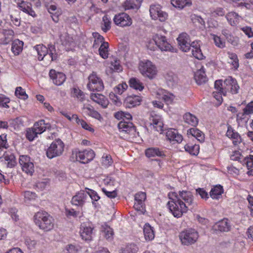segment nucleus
<instances>
[{"mask_svg":"<svg viewBox=\"0 0 253 253\" xmlns=\"http://www.w3.org/2000/svg\"><path fill=\"white\" fill-rule=\"evenodd\" d=\"M118 127L120 131L126 133H132L135 131L134 126L130 122L121 121Z\"/></svg>","mask_w":253,"mask_h":253,"instance_id":"obj_21","label":"nucleus"},{"mask_svg":"<svg viewBox=\"0 0 253 253\" xmlns=\"http://www.w3.org/2000/svg\"><path fill=\"white\" fill-rule=\"evenodd\" d=\"M184 122L192 126H196L198 125V120L197 117L190 113H187L183 116Z\"/></svg>","mask_w":253,"mask_h":253,"instance_id":"obj_33","label":"nucleus"},{"mask_svg":"<svg viewBox=\"0 0 253 253\" xmlns=\"http://www.w3.org/2000/svg\"><path fill=\"white\" fill-rule=\"evenodd\" d=\"M90 99L94 102L100 105L103 108H106L109 104L108 99L102 94L99 93H91Z\"/></svg>","mask_w":253,"mask_h":253,"instance_id":"obj_22","label":"nucleus"},{"mask_svg":"<svg viewBox=\"0 0 253 253\" xmlns=\"http://www.w3.org/2000/svg\"><path fill=\"white\" fill-rule=\"evenodd\" d=\"M187 134L191 135L195 137L200 142L204 140V134L199 129L196 128H191L187 130Z\"/></svg>","mask_w":253,"mask_h":253,"instance_id":"obj_32","label":"nucleus"},{"mask_svg":"<svg viewBox=\"0 0 253 253\" xmlns=\"http://www.w3.org/2000/svg\"><path fill=\"white\" fill-rule=\"evenodd\" d=\"M185 150L192 155H197L199 152L200 147L198 145L187 144L184 146Z\"/></svg>","mask_w":253,"mask_h":253,"instance_id":"obj_39","label":"nucleus"},{"mask_svg":"<svg viewBox=\"0 0 253 253\" xmlns=\"http://www.w3.org/2000/svg\"><path fill=\"white\" fill-rule=\"evenodd\" d=\"M114 23L120 27L129 26L132 24V20L126 13H121L116 15L113 19Z\"/></svg>","mask_w":253,"mask_h":253,"instance_id":"obj_12","label":"nucleus"},{"mask_svg":"<svg viewBox=\"0 0 253 253\" xmlns=\"http://www.w3.org/2000/svg\"><path fill=\"white\" fill-rule=\"evenodd\" d=\"M142 0H126L123 4L125 10L138 9L140 6Z\"/></svg>","mask_w":253,"mask_h":253,"instance_id":"obj_25","label":"nucleus"},{"mask_svg":"<svg viewBox=\"0 0 253 253\" xmlns=\"http://www.w3.org/2000/svg\"><path fill=\"white\" fill-rule=\"evenodd\" d=\"M225 11L223 8L221 7H217L211 11V16L213 17L222 16L224 15Z\"/></svg>","mask_w":253,"mask_h":253,"instance_id":"obj_57","label":"nucleus"},{"mask_svg":"<svg viewBox=\"0 0 253 253\" xmlns=\"http://www.w3.org/2000/svg\"><path fill=\"white\" fill-rule=\"evenodd\" d=\"M192 55L199 60H202L204 58V55L201 51L200 48L196 47L195 49L192 50Z\"/></svg>","mask_w":253,"mask_h":253,"instance_id":"obj_58","label":"nucleus"},{"mask_svg":"<svg viewBox=\"0 0 253 253\" xmlns=\"http://www.w3.org/2000/svg\"><path fill=\"white\" fill-rule=\"evenodd\" d=\"M15 94L19 98L25 99L28 98L25 91L21 87H17L16 88Z\"/></svg>","mask_w":253,"mask_h":253,"instance_id":"obj_54","label":"nucleus"},{"mask_svg":"<svg viewBox=\"0 0 253 253\" xmlns=\"http://www.w3.org/2000/svg\"><path fill=\"white\" fill-rule=\"evenodd\" d=\"M229 60L228 62L231 63L233 67L237 69L239 67L238 59L236 54L234 53H229Z\"/></svg>","mask_w":253,"mask_h":253,"instance_id":"obj_51","label":"nucleus"},{"mask_svg":"<svg viewBox=\"0 0 253 253\" xmlns=\"http://www.w3.org/2000/svg\"><path fill=\"white\" fill-rule=\"evenodd\" d=\"M194 78L196 83L199 84L205 83L207 81L205 69L203 66L195 73Z\"/></svg>","mask_w":253,"mask_h":253,"instance_id":"obj_27","label":"nucleus"},{"mask_svg":"<svg viewBox=\"0 0 253 253\" xmlns=\"http://www.w3.org/2000/svg\"><path fill=\"white\" fill-rule=\"evenodd\" d=\"M25 243L29 250H33L36 248L37 242L33 238L26 237Z\"/></svg>","mask_w":253,"mask_h":253,"instance_id":"obj_49","label":"nucleus"},{"mask_svg":"<svg viewBox=\"0 0 253 253\" xmlns=\"http://www.w3.org/2000/svg\"><path fill=\"white\" fill-rule=\"evenodd\" d=\"M93 228L89 224L83 223L81 225L80 233L82 239L90 241L92 239Z\"/></svg>","mask_w":253,"mask_h":253,"instance_id":"obj_16","label":"nucleus"},{"mask_svg":"<svg viewBox=\"0 0 253 253\" xmlns=\"http://www.w3.org/2000/svg\"><path fill=\"white\" fill-rule=\"evenodd\" d=\"M141 101V99L138 96H129L125 99V103L126 107L130 108L139 105Z\"/></svg>","mask_w":253,"mask_h":253,"instance_id":"obj_26","label":"nucleus"},{"mask_svg":"<svg viewBox=\"0 0 253 253\" xmlns=\"http://www.w3.org/2000/svg\"><path fill=\"white\" fill-rule=\"evenodd\" d=\"M253 113V101H251L247 104L243 109V115H249Z\"/></svg>","mask_w":253,"mask_h":253,"instance_id":"obj_59","label":"nucleus"},{"mask_svg":"<svg viewBox=\"0 0 253 253\" xmlns=\"http://www.w3.org/2000/svg\"><path fill=\"white\" fill-rule=\"evenodd\" d=\"M46 127L44 120H41L36 122L33 128L35 129L38 134H41L45 130Z\"/></svg>","mask_w":253,"mask_h":253,"instance_id":"obj_45","label":"nucleus"},{"mask_svg":"<svg viewBox=\"0 0 253 253\" xmlns=\"http://www.w3.org/2000/svg\"><path fill=\"white\" fill-rule=\"evenodd\" d=\"M101 163L105 168L110 166L113 163V160L110 155H106L102 157Z\"/></svg>","mask_w":253,"mask_h":253,"instance_id":"obj_52","label":"nucleus"},{"mask_svg":"<svg viewBox=\"0 0 253 253\" xmlns=\"http://www.w3.org/2000/svg\"><path fill=\"white\" fill-rule=\"evenodd\" d=\"M167 139L170 141L180 143L183 140L182 136L179 134L176 129L169 128L166 132Z\"/></svg>","mask_w":253,"mask_h":253,"instance_id":"obj_20","label":"nucleus"},{"mask_svg":"<svg viewBox=\"0 0 253 253\" xmlns=\"http://www.w3.org/2000/svg\"><path fill=\"white\" fill-rule=\"evenodd\" d=\"M103 193L109 198H115L117 196V192L116 190L109 191L105 188L102 189Z\"/></svg>","mask_w":253,"mask_h":253,"instance_id":"obj_63","label":"nucleus"},{"mask_svg":"<svg viewBox=\"0 0 253 253\" xmlns=\"http://www.w3.org/2000/svg\"><path fill=\"white\" fill-rule=\"evenodd\" d=\"M23 42L19 40L14 41L12 43L11 50L15 55H19L23 49Z\"/></svg>","mask_w":253,"mask_h":253,"instance_id":"obj_34","label":"nucleus"},{"mask_svg":"<svg viewBox=\"0 0 253 253\" xmlns=\"http://www.w3.org/2000/svg\"><path fill=\"white\" fill-rule=\"evenodd\" d=\"M191 20L193 23L196 24L197 26H198L199 27H200V26L205 25V21L200 16L197 15L196 14H192L191 15Z\"/></svg>","mask_w":253,"mask_h":253,"instance_id":"obj_48","label":"nucleus"},{"mask_svg":"<svg viewBox=\"0 0 253 253\" xmlns=\"http://www.w3.org/2000/svg\"><path fill=\"white\" fill-rule=\"evenodd\" d=\"M125 250L127 253H136L138 251V248L136 245L131 244L127 245Z\"/></svg>","mask_w":253,"mask_h":253,"instance_id":"obj_61","label":"nucleus"},{"mask_svg":"<svg viewBox=\"0 0 253 253\" xmlns=\"http://www.w3.org/2000/svg\"><path fill=\"white\" fill-rule=\"evenodd\" d=\"M2 159L8 168H13L16 164L15 157L11 153H5L2 157Z\"/></svg>","mask_w":253,"mask_h":253,"instance_id":"obj_28","label":"nucleus"},{"mask_svg":"<svg viewBox=\"0 0 253 253\" xmlns=\"http://www.w3.org/2000/svg\"><path fill=\"white\" fill-rule=\"evenodd\" d=\"M102 232L104 237L109 241H111L113 238L114 232L113 229L107 225L102 226Z\"/></svg>","mask_w":253,"mask_h":253,"instance_id":"obj_38","label":"nucleus"},{"mask_svg":"<svg viewBox=\"0 0 253 253\" xmlns=\"http://www.w3.org/2000/svg\"><path fill=\"white\" fill-rule=\"evenodd\" d=\"M139 70L141 74L144 76L153 79L157 74V69L154 64L149 60H144L140 62Z\"/></svg>","mask_w":253,"mask_h":253,"instance_id":"obj_5","label":"nucleus"},{"mask_svg":"<svg viewBox=\"0 0 253 253\" xmlns=\"http://www.w3.org/2000/svg\"><path fill=\"white\" fill-rule=\"evenodd\" d=\"M143 232L146 240L151 241L155 237L154 231L152 227L149 224L146 223L144 226Z\"/></svg>","mask_w":253,"mask_h":253,"instance_id":"obj_31","label":"nucleus"},{"mask_svg":"<svg viewBox=\"0 0 253 253\" xmlns=\"http://www.w3.org/2000/svg\"><path fill=\"white\" fill-rule=\"evenodd\" d=\"M224 87L225 91H229L232 94L238 93L239 86L236 80L231 77H228L224 82Z\"/></svg>","mask_w":253,"mask_h":253,"instance_id":"obj_14","label":"nucleus"},{"mask_svg":"<svg viewBox=\"0 0 253 253\" xmlns=\"http://www.w3.org/2000/svg\"><path fill=\"white\" fill-rule=\"evenodd\" d=\"M109 44L107 42H103L99 48V54L103 59H107L108 57Z\"/></svg>","mask_w":253,"mask_h":253,"instance_id":"obj_41","label":"nucleus"},{"mask_svg":"<svg viewBox=\"0 0 253 253\" xmlns=\"http://www.w3.org/2000/svg\"><path fill=\"white\" fill-rule=\"evenodd\" d=\"M229 23L232 26H236L240 22L241 16L235 12H230L226 15Z\"/></svg>","mask_w":253,"mask_h":253,"instance_id":"obj_30","label":"nucleus"},{"mask_svg":"<svg viewBox=\"0 0 253 253\" xmlns=\"http://www.w3.org/2000/svg\"><path fill=\"white\" fill-rule=\"evenodd\" d=\"M19 161L23 171L32 175L34 171V166L30 157L25 155L20 156Z\"/></svg>","mask_w":253,"mask_h":253,"instance_id":"obj_11","label":"nucleus"},{"mask_svg":"<svg viewBox=\"0 0 253 253\" xmlns=\"http://www.w3.org/2000/svg\"><path fill=\"white\" fill-rule=\"evenodd\" d=\"M35 48L37 52L38 59L40 61L44 59L47 61V63H49L52 61L55 60L57 58L54 45H51L48 48L49 50L43 44L37 45L35 46Z\"/></svg>","mask_w":253,"mask_h":253,"instance_id":"obj_3","label":"nucleus"},{"mask_svg":"<svg viewBox=\"0 0 253 253\" xmlns=\"http://www.w3.org/2000/svg\"><path fill=\"white\" fill-rule=\"evenodd\" d=\"M162 92V93L158 92L157 93L159 96L158 97L163 100L168 105L171 104L174 98V95L169 93L165 92L164 93L163 91Z\"/></svg>","mask_w":253,"mask_h":253,"instance_id":"obj_37","label":"nucleus"},{"mask_svg":"<svg viewBox=\"0 0 253 253\" xmlns=\"http://www.w3.org/2000/svg\"><path fill=\"white\" fill-rule=\"evenodd\" d=\"M145 155L148 158L155 157L156 156L163 157L165 156L163 151L156 147H151L147 149L145 152Z\"/></svg>","mask_w":253,"mask_h":253,"instance_id":"obj_29","label":"nucleus"},{"mask_svg":"<svg viewBox=\"0 0 253 253\" xmlns=\"http://www.w3.org/2000/svg\"><path fill=\"white\" fill-rule=\"evenodd\" d=\"M83 109L85 110V112L91 117L94 118L100 121H101L103 120V118L101 115L97 111L94 110L92 108L86 106L84 107Z\"/></svg>","mask_w":253,"mask_h":253,"instance_id":"obj_40","label":"nucleus"},{"mask_svg":"<svg viewBox=\"0 0 253 253\" xmlns=\"http://www.w3.org/2000/svg\"><path fill=\"white\" fill-rule=\"evenodd\" d=\"M215 45L219 48H223L225 46L224 41L221 40V38L215 35H211Z\"/></svg>","mask_w":253,"mask_h":253,"instance_id":"obj_53","label":"nucleus"},{"mask_svg":"<svg viewBox=\"0 0 253 253\" xmlns=\"http://www.w3.org/2000/svg\"><path fill=\"white\" fill-rule=\"evenodd\" d=\"M212 229L215 231L228 232L230 229V225L228 222V220L224 218L216 223L212 226Z\"/></svg>","mask_w":253,"mask_h":253,"instance_id":"obj_23","label":"nucleus"},{"mask_svg":"<svg viewBox=\"0 0 253 253\" xmlns=\"http://www.w3.org/2000/svg\"><path fill=\"white\" fill-rule=\"evenodd\" d=\"M88 198L86 192L81 191L73 197L71 202L76 206H83Z\"/></svg>","mask_w":253,"mask_h":253,"instance_id":"obj_19","label":"nucleus"},{"mask_svg":"<svg viewBox=\"0 0 253 253\" xmlns=\"http://www.w3.org/2000/svg\"><path fill=\"white\" fill-rule=\"evenodd\" d=\"M223 193V189L220 185L214 186L210 192V196L212 199H218L220 196Z\"/></svg>","mask_w":253,"mask_h":253,"instance_id":"obj_36","label":"nucleus"},{"mask_svg":"<svg viewBox=\"0 0 253 253\" xmlns=\"http://www.w3.org/2000/svg\"><path fill=\"white\" fill-rule=\"evenodd\" d=\"M165 79L168 85L171 87L174 86L177 82V77L172 72L168 73Z\"/></svg>","mask_w":253,"mask_h":253,"instance_id":"obj_43","label":"nucleus"},{"mask_svg":"<svg viewBox=\"0 0 253 253\" xmlns=\"http://www.w3.org/2000/svg\"><path fill=\"white\" fill-rule=\"evenodd\" d=\"M66 250L67 253H78L80 249L79 247L71 244L66 246Z\"/></svg>","mask_w":253,"mask_h":253,"instance_id":"obj_62","label":"nucleus"},{"mask_svg":"<svg viewBox=\"0 0 253 253\" xmlns=\"http://www.w3.org/2000/svg\"><path fill=\"white\" fill-rule=\"evenodd\" d=\"M169 201L167 205L172 215L177 218L182 216L183 213L194 207V197L188 191H179L178 193L170 192L168 195Z\"/></svg>","mask_w":253,"mask_h":253,"instance_id":"obj_1","label":"nucleus"},{"mask_svg":"<svg viewBox=\"0 0 253 253\" xmlns=\"http://www.w3.org/2000/svg\"><path fill=\"white\" fill-rule=\"evenodd\" d=\"M243 162L248 169L253 168V155H250L249 157L245 158Z\"/></svg>","mask_w":253,"mask_h":253,"instance_id":"obj_64","label":"nucleus"},{"mask_svg":"<svg viewBox=\"0 0 253 253\" xmlns=\"http://www.w3.org/2000/svg\"><path fill=\"white\" fill-rule=\"evenodd\" d=\"M171 3L173 6L180 9L192 5V2L190 0H171Z\"/></svg>","mask_w":253,"mask_h":253,"instance_id":"obj_35","label":"nucleus"},{"mask_svg":"<svg viewBox=\"0 0 253 253\" xmlns=\"http://www.w3.org/2000/svg\"><path fill=\"white\" fill-rule=\"evenodd\" d=\"M19 9L23 12L35 17L36 16L35 12L33 10L31 3L23 0H18L17 2Z\"/></svg>","mask_w":253,"mask_h":253,"instance_id":"obj_17","label":"nucleus"},{"mask_svg":"<svg viewBox=\"0 0 253 253\" xmlns=\"http://www.w3.org/2000/svg\"><path fill=\"white\" fill-rule=\"evenodd\" d=\"M63 142L58 139L53 141L46 151V155L49 159L60 156L64 151Z\"/></svg>","mask_w":253,"mask_h":253,"instance_id":"obj_7","label":"nucleus"},{"mask_svg":"<svg viewBox=\"0 0 253 253\" xmlns=\"http://www.w3.org/2000/svg\"><path fill=\"white\" fill-rule=\"evenodd\" d=\"M146 46L148 49L152 50L155 51L157 48V45H156V42L154 40V35L153 36L152 38L147 42Z\"/></svg>","mask_w":253,"mask_h":253,"instance_id":"obj_55","label":"nucleus"},{"mask_svg":"<svg viewBox=\"0 0 253 253\" xmlns=\"http://www.w3.org/2000/svg\"><path fill=\"white\" fill-rule=\"evenodd\" d=\"M49 75L53 83L57 85H60L65 81L66 76L61 72H56L54 70H50Z\"/></svg>","mask_w":253,"mask_h":253,"instance_id":"obj_18","label":"nucleus"},{"mask_svg":"<svg viewBox=\"0 0 253 253\" xmlns=\"http://www.w3.org/2000/svg\"><path fill=\"white\" fill-rule=\"evenodd\" d=\"M127 85L126 83L120 84L114 88V91L115 93L122 94L127 88Z\"/></svg>","mask_w":253,"mask_h":253,"instance_id":"obj_50","label":"nucleus"},{"mask_svg":"<svg viewBox=\"0 0 253 253\" xmlns=\"http://www.w3.org/2000/svg\"><path fill=\"white\" fill-rule=\"evenodd\" d=\"M149 12L152 19L154 20H158L161 22H164L168 17V13L163 11L159 5H151L150 7Z\"/></svg>","mask_w":253,"mask_h":253,"instance_id":"obj_9","label":"nucleus"},{"mask_svg":"<svg viewBox=\"0 0 253 253\" xmlns=\"http://www.w3.org/2000/svg\"><path fill=\"white\" fill-rule=\"evenodd\" d=\"M75 154L76 159L82 163H87L91 161L95 157V153L92 150L79 151L75 150L73 152V155Z\"/></svg>","mask_w":253,"mask_h":253,"instance_id":"obj_10","label":"nucleus"},{"mask_svg":"<svg viewBox=\"0 0 253 253\" xmlns=\"http://www.w3.org/2000/svg\"><path fill=\"white\" fill-rule=\"evenodd\" d=\"M149 123L152 128L160 133H162L164 131V124L159 115L151 113L149 117Z\"/></svg>","mask_w":253,"mask_h":253,"instance_id":"obj_13","label":"nucleus"},{"mask_svg":"<svg viewBox=\"0 0 253 253\" xmlns=\"http://www.w3.org/2000/svg\"><path fill=\"white\" fill-rule=\"evenodd\" d=\"M111 19L107 15H105L103 17L102 21L101 23L102 30L106 32L109 31L111 28Z\"/></svg>","mask_w":253,"mask_h":253,"instance_id":"obj_46","label":"nucleus"},{"mask_svg":"<svg viewBox=\"0 0 253 253\" xmlns=\"http://www.w3.org/2000/svg\"><path fill=\"white\" fill-rule=\"evenodd\" d=\"M38 134L33 128H29L27 131L26 137L30 141H32Z\"/></svg>","mask_w":253,"mask_h":253,"instance_id":"obj_56","label":"nucleus"},{"mask_svg":"<svg viewBox=\"0 0 253 253\" xmlns=\"http://www.w3.org/2000/svg\"><path fill=\"white\" fill-rule=\"evenodd\" d=\"M92 35L94 38V41L92 46L93 48H97L100 43L101 44L103 42H105L104 41V38L102 36L100 35L98 33H93Z\"/></svg>","mask_w":253,"mask_h":253,"instance_id":"obj_47","label":"nucleus"},{"mask_svg":"<svg viewBox=\"0 0 253 253\" xmlns=\"http://www.w3.org/2000/svg\"><path fill=\"white\" fill-rule=\"evenodd\" d=\"M1 33L3 37L0 40V43L2 44H7L10 42L14 36V32L11 29H2Z\"/></svg>","mask_w":253,"mask_h":253,"instance_id":"obj_24","label":"nucleus"},{"mask_svg":"<svg viewBox=\"0 0 253 253\" xmlns=\"http://www.w3.org/2000/svg\"><path fill=\"white\" fill-rule=\"evenodd\" d=\"M36 224L44 231H48L53 229L54 222L52 217L45 211H39L34 216Z\"/></svg>","mask_w":253,"mask_h":253,"instance_id":"obj_2","label":"nucleus"},{"mask_svg":"<svg viewBox=\"0 0 253 253\" xmlns=\"http://www.w3.org/2000/svg\"><path fill=\"white\" fill-rule=\"evenodd\" d=\"M129 86L136 90L141 91L144 88L143 84L137 79L131 78L129 81Z\"/></svg>","mask_w":253,"mask_h":253,"instance_id":"obj_42","label":"nucleus"},{"mask_svg":"<svg viewBox=\"0 0 253 253\" xmlns=\"http://www.w3.org/2000/svg\"><path fill=\"white\" fill-rule=\"evenodd\" d=\"M88 83L87 88L92 91H101L104 89V86L102 79L96 73L93 72L88 77Z\"/></svg>","mask_w":253,"mask_h":253,"instance_id":"obj_6","label":"nucleus"},{"mask_svg":"<svg viewBox=\"0 0 253 253\" xmlns=\"http://www.w3.org/2000/svg\"><path fill=\"white\" fill-rule=\"evenodd\" d=\"M74 118H75V120L77 124L79 125H81L83 128L91 132H94V129L85 121L79 119L78 116H74Z\"/></svg>","mask_w":253,"mask_h":253,"instance_id":"obj_44","label":"nucleus"},{"mask_svg":"<svg viewBox=\"0 0 253 253\" xmlns=\"http://www.w3.org/2000/svg\"><path fill=\"white\" fill-rule=\"evenodd\" d=\"M154 40L156 42L158 48L162 51L175 52V49L168 42L166 36L160 34H154Z\"/></svg>","mask_w":253,"mask_h":253,"instance_id":"obj_8","label":"nucleus"},{"mask_svg":"<svg viewBox=\"0 0 253 253\" xmlns=\"http://www.w3.org/2000/svg\"><path fill=\"white\" fill-rule=\"evenodd\" d=\"M181 244L184 246H190L195 244L198 238V233L193 229H189L182 231L179 235Z\"/></svg>","mask_w":253,"mask_h":253,"instance_id":"obj_4","label":"nucleus"},{"mask_svg":"<svg viewBox=\"0 0 253 253\" xmlns=\"http://www.w3.org/2000/svg\"><path fill=\"white\" fill-rule=\"evenodd\" d=\"M74 94L81 101H83L85 99V95L84 92L78 88H74Z\"/></svg>","mask_w":253,"mask_h":253,"instance_id":"obj_60","label":"nucleus"},{"mask_svg":"<svg viewBox=\"0 0 253 253\" xmlns=\"http://www.w3.org/2000/svg\"><path fill=\"white\" fill-rule=\"evenodd\" d=\"M180 49L184 52H187L190 49V40L189 36L185 33L179 35L177 39Z\"/></svg>","mask_w":253,"mask_h":253,"instance_id":"obj_15","label":"nucleus"}]
</instances>
